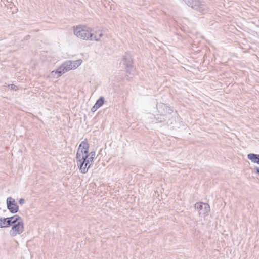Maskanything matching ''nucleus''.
Instances as JSON below:
<instances>
[{
	"instance_id": "nucleus-3",
	"label": "nucleus",
	"mask_w": 259,
	"mask_h": 259,
	"mask_svg": "<svg viewBox=\"0 0 259 259\" xmlns=\"http://www.w3.org/2000/svg\"><path fill=\"white\" fill-rule=\"evenodd\" d=\"M74 34L77 37L83 39H88L92 36L91 30L85 26H80L76 28Z\"/></svg>"
},
{
	"instance_id": "nucleus-11",
	"label": "nucleus",
	"mask_w": 259,
	"mask_h": 259,
	"mask_svg": "<svg viewBox=\"0 0 259 259\" xmlns=\"http://www.w3.org/2000/svg\"><path fill=\"white\" fill-rule=\"evenodd\" d=\"M257 171L259 172V169L257 170Z\"/></svg>"
},
{
	"instance_id": "nucleus-5",
	"label": "nucleus",
	"mask_w": 259,
	"mask_h": 259,
	"mask_svg": "<svg viewBox=\"0 0 259 259\" xmlns=\"http://www.w3.org/2000/svg\"><path fill=\"white\" fill-rule=\"evenodd\" d=\"M19 219L20 217L16 215L4 219L0 218V227H8L11 223H15Z\"/></svg>"
},
{
	"instance_id": "nucleus-7",
	"label": "nucleus",
	"mask_w": 259,
	"mask_h": 259,
	"mask_svg": "<svg viewBox=\"0 0 259 259\" xmlns=\"http://www.w3.org/2000/svg\"><path fill=\"white\" fill-rule=\"evenodd\" d=\"M247 156L252 162L259 164V155L249 154Z\"/></svg>"
},
{
	"instance_id": "nucleus-1",
	"label": "nucleus",
	"mask_w": 259,
	"mask_h": 259,
	"mask_svg": "<svg viewBox=\"0 0 259 259\" xmlns=\"http://www.w3.org/2000/svg\"><path fill=\"white\" fill-rule=\"evenodd\" d=\"M89 144L85 140L81 142L77 149L76 162L81 172H85L92 164L95 156V151L89 152Z\"/></svg>"
},
{
	"instance_id": "nucleus-10",
	"label": "nucleus",
	"mask_w": 259,
	"mask_h": 259,
	"mask_svg": "<svg viewBox=\"0 0 259 259\" xmlns=\"http://www.w3.org/2000/svg\"><path fill=\"white\" fill-rule=\"evenodd\" d=\"M11 89H15L16 90H17V89H18L17 87L15 85H11Z\"/></svg>"
},
{
	"instance_id": "nucleus-6",
	"label": "nucleus",
	"mask_w": 259,
	"mask_h": 259,
	"mask_svg": "<svg viewBox=\"0 0 259 259\" xmlns=\"http://www.w3.org/2000/svg\"><path fill=\"white\" fill-rule=\"evenodd\" d=\"M7 207L12 213H16L18 211L19 207L15 203L14 199L9 197L7 199Z\"/></svg>"
},
{
	"instance_id": "nucleus-2",
	"label": "nucleus",
	"mask_w": 259,
	"mask_h": 259,
	"mask_svg": "<svg viewBox=\"0 0 259 259\" xmlns=\"http://www.w3.org/2000/svg\"><path fill=\"white\" fill-rule=\"evenodd\" d=\"M81 63L80 60L66 62L55 72L58 73V76H61L62 73H65L68 70L74 69L78 67Z\"/></svg>"
},
{
	"instance_id": "nucleus-4",
	"label": "nucleus",
	"mask_w": 259,
	"mask_h": 259,
	"mask_svg": "<svg viewBox=\"0 0 259 259\" xmlns=\"http://www.w3.org/2000/svg\"><path fill=\"white\" fill-rule=\"evenodd\" d=\"M14 224L10 231V234L12 236H15L18 234H20L24 231V223L20 218V219Z\"/></svg>"
},
{
	"instance_id": "nucleus-8",
	"label": "nucleus",
	"mask_w": 259,
	"mask_h": 259,
	"mask_svg": "<svg viewBox=\"0 0 259 259\" xmlns=\"http://www.w3.org/2000/svg\"><path fill=\"white\" fill-rule=\"evenodd\" d=\"M104 98L103 97H100L96 102L95 104L93 107V109H95L96 110L98 108H100L101 106L103 105L104 104Z\"/></svg>"
},
{
	"instance_id": "nucleus-9",
	"label": "nucleus",
	"mask_w": 259,
	"mask_h": 259,
	"mask_svg": "<svg viewBox=\"0 0 259 259\" xmlns=\"http://www.w3.org/2000/svg\"><path fill=\"white\" fill-rule=\"evenodd\" d=\"M202 205L201 203H197L195 204V207L197 208H201Z\"/></svg>"
}]
</instances>
